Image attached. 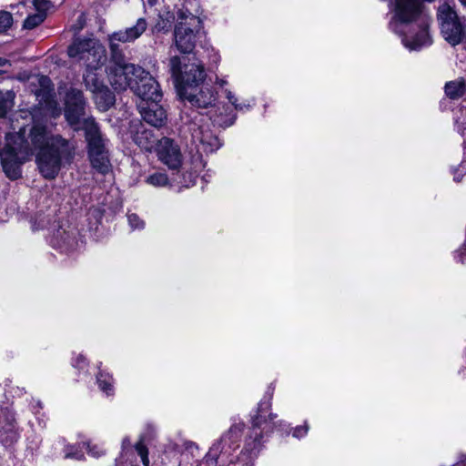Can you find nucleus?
Segmentation results:
<instances>
[{
	"label": "nucleus",
	"instance_id": "9",
	"mask_svg": "<svg viewBox=\"0 0 466 466\" xmlns=\"http://www.w3.org/2000/svg\"><path fill=\"white\" fill-rule=\"evenodd\" d=\"M147 28V22L145 18H138L133 26L124 30L114 32L108 35L110 58L112 61H120L125 57L119 44L134 42L140 37Z\"/></svg>",
	"mask_w": 466,
	"mask_h": 466
},
{
	"label": "nucleus",
	"instance_id": "41",
	"mask_svg": "<svg viewBox=\"0 0 466 466\" xmlns=\"http://www.w3.org/2000/svg\"><path fill=\"white\" fill-rule=\"evenodd\" d=\"M129 444H130V441H129V439H128V438H125V439L123 440V441H122V445H123V447H126V446H127V445H129Z\"/></svg>",
	"mask_w": 466,
	"mask_h": 466
},
{
	"label": "nucleus",
	"instance_id": "26",
	"mask_svg": "<svg viewBox=\"0 0 466 466\" xmlns=\"http://www.w3.org/2000/svg\"><path fill=\"white\" fill-rule=\"evenodd\" d=\"M46 19V15L35 13L33 15H29L25 22H24V28L25 29H34L37 25H39L41 23L44 22Z\"/></svg>",
	"mask_w": 466,
	"mask_h": 466
},
{
	"label": "nucleus",
	"instance_id": "3",
	"mask_svg": "<svg viewBox=\"0 0 466 466\" xmlns=\"http://www.w3.org/2000/svg\"><path fill=\"white\" fill-rule=\"evenodd\" d=\"M273 392L274 389L268 387L265 396L258 405L256 414L252 416V426L246 439L244 448L250 456H256L259 451L264 434L272 432L275 427L285 425L282 420L275 422L274 420L278 415L270 412Z\"/></svg>",
	"mask_w": 466,
	"mask_h": 466
},
{
	"label": "nucleus",
	"instance_id": "33",
	"mask_svg": "<svg viewBox=\"0 0 466 466\" xmlns=\"http://www.w3.org/2000/svg\"><path fill=\"white\" fill-rule=\"evenodd\" d=\"M84 446H86L88 454H90L91 456H93L95 458H98L105 453L104 450L101 447H99L98 445L91 446L89 443H86V444L84 443Z\"/></svg>",
	"mask_w": 466,
	"mask_h": 466
},
{
	"label": "nucleus",
	"instance_id": "42",
	"mask_svg": "<svg viewBox=\"0 0 466 466\" xmlns=\"http://www.w3.org/2000/svg\"><path fill=\"white\" fill-rule=\"evenodd\" d=\"M219 58L220 57H219L218 54L214 53V55H213V62L214 63H218L219 61Z\"/></svg>",
	"mask_w": 466,
	"mask_h": 466
},
{
	"label": "nucleus",
	"instance_id": "17",
	"mask_svg": "<svg viewBox=\"0 0 466 466\" xmlns=\"http://www.w3.org/2000/svg\"><path fill=\"white\" fill-rule=\"evenodd\" d=\"M76 231H66L59 228L53 236L51 243L54 248L61 249L63 252H68L76 249L78 242L76 238Z\"/></svg>",
	"mask_w": 466,
	"mask_h": 466
},
{
	"label": "nucleus",
	"instance_id": "16",
	"mask_svg": "<svg viewBox=\"0 0 466 466\" xmlns=\"http://www.w3.org/2000/svg\"><path fill=\"white\" fill-rule=\"evenodd\" d=\"M159 102L144 104L139 102L138 108L145 122L155 127H161L167 120V115Z\"/></svg>",
	"mask_w": 466,
	"mask_h": 466
},
{
	"label": "nucleus",
	"instance_id": "18",
	"mask_svg": "<svg viewBox=\"0 0 466 466\" xmlns=\"http://www.w3.org/2000/svg\"><path fill=\"white\" fill-rule=\"evenodd\" d=\"M135 143L146 151H151L153 148L156 149L157 140L153 130L147 129L141 125L139 130L134 135Z\"/></svg>",
	"mask_w": 466,
	"mask_h": 466
},
{
	"label": "nucleus",
	"instance_id": "30",
	"mask_svg": "<svg viewBox=\"0 0 466 466\" xmlns=\"http://www.w3.org/2000/svg\"><path fill=\"white\" fill-rule=\"evenodd\" d=\"M171 181L176 182L181 187H188L195 183V177L191 173L188 175L183 174L179 180H177V178H172Z\"/></svg>",
	"mask_w": 466,
	"mask_h": 466
},
{
	"label": "nucleus",
	"instance_id": "25",
	"mask_svg": "<svg viewBox=\"0 0 466 466\" xmlns=\"http://www.w3.org/2000/svg\"><path fill=\"white\" fill-rule=\"evenodd\" d=\"M146 183L153 187H165L169 184V178L165 173L156 172L146 178Z\"/></svg>",
	"mask_w": 466,
	"mask_h": 466
},
{
	"label": "nucleus",
	"instance_id": "21",
	"mask_svg": "<svg viewBox=\"0 0 466 466\" xmlns=\"http://www.w3.org/2000/svg\"><path fill=\"white\" fill-rule=\"evenodd\" d=\"M15 93L12 90L0 91V118H5L14 106Z\"/></svg>",
	"mask_w": 466,
	"mask_h": 466
},
{
	"label": "nucleus",
	"instance_id": "48",
	"mask_svg": "<svg viewBox=\"0 0 466 466\" xmlns=\"http://www.w3.org/2000/svg\"><path fill=\"white\" fill-rule=\"evenodd\" d=\"M3 408L0 407V410H2Z\"/></svg>",
	"mask_w": 466,
	"mask_h": 466
},
{
	"label": "nucleus",
	"instance_id": "13",
	"mask_svg": "<svg viewBox=\"0 0 466 466\" xmlns=\"http://www.w3.org/2000/svg\"><path fill=\"white\" fill-rule=\"evenodd\" d=\"M137 82L133 86V92L141 99L144 104L160 102L162 92L157 80L144 69L140 74Z\"/></svg>",
	"mask_w": 466,
	"mask_h": 466
},
{
	"label": "nucleus",
	"instance_id": "2",
	"mask_svg": "<svg viewBox=\"0 0 466 466\" xmlns=\"http://www.w3.org/2000/svg\"><path fill=\"white\" fill-rule=\"evenodd\" d=\"M170 71L176 84L179 86L182 99L188 101L198 108L209 109L208 114L214 126L227 127L234 124L236 116L228 105L215 104L216 93L208 86L198 85L205 78L203 65L196 58L190 64H183L178 56L169 61Z\"/></svg>",
	"mask_w": 466,
	"mask_h": 466
},
{
	"label": "nucleus",
	"instance_id": "40",
	"mask_svg": "<svg viewBox=\"0 0 466 466\" xmlns=\"http://www.w3.org/2000/svg\"><path fill=\"white\" fill-rule=\"evenodd\" d=\"M17 396H22L25 393L24 389L16 388V390L15 392Z\"/></svg>",
	"mask_w": 466,
	"mask_h": 466
},
{
	"label": "nucleus",
	"instance_id": "24",
	"mask_svg": "<svg viewBox=\"0 0 466 466\" xmlns=\"http://www.w3.org/2000/svg\"><path fill=\"white\" fill-rule=\"evenodd\" d=\"M57 444L64 446L65 458L74 459L77 461H80L84 458V453L82 451V449L79 448V446L66 445L64 439L59 440L57 441Z\"/></svg>",
	"mask_w": 466,
	"mask_h": 466
},
{
	"label": "nucleus",
	"instance_id": "28",
	"mask_svg": "<svg viewBox=\"0 0 466 466\" xmlns=\"http://www.w3.org/2000/svg\"><path fill=\"white\" fill-rule=\"evenodd\" d=\"M127 221L132 229H143L145 222L135 213L127 215Z\"/></svg>",
	"mask_w": 466,
	"mask_h": 466
},
{
	"label": "nucleus",
	"instance_id": "44",
	"mask_svg": "<svg viewBox=\"0 0 466 466\" xmlns=\"http://www.w3.org/2000/svg\"><path fill=\"white\" fill-rule=\"evenodd\" d=\"M218 84L220 86H223L225 85H227V81L224 80V79H220L218 81Z\"/></svg>",
	"mask_w": 466,
	"mask_h": 466
},
{
	"label": "nucleus",
	"instance_id": "38",
	"mask_svg": "<svg viewBox=\"0 0 466 466\" xmlns=\"http://www.w3.org/2000/svg\"><path fill=\"white\" fill-rule=\"evenodd\" d=\"M36 409H42V404L39 400H34V403L32 404V410L35 413L37 412Z\"/></svg>",
	"mask_w": 466,
	"mask_h": 466
},
{
	"label": "nucleus",
	"instance_id": "34",
	"mask_svg": "<svg viewBox=\"0 0 466 466\" xmlns=\"http://www.w3.org/2000/svg\"><path fill=\"white\" fill-rule=\"evenodd\" d=\"M73 366L78 370L85 369L87 366L86 359L82 354H79L76 360H73Z\"/></svg>",
	"mask_w": 466,
	"mask_h": 466
},
{
	"label": "nucleus",
	"instance_id": "36",
	"mask_svg": "<svg viewBox=\"0 0 466 466\" xmlns=\"http://www.w3.org/2000/svg\"><path fill=\"white\" fill-rule=\"evenodd\" d=\"M224 93L227 99L231 104L229 106L232 108V106L238 102V98L236 97L235 94L228 89H225Z\"/></svg>",
	"mask_w": 466,
	"mask_h": 466
},
{
	"label": "nucleus",
	"instance_id": "43",
	"mask_svg": "<svg viewBox=\"0 0 466 466\" xmlns=\"http://www.w3.org/2000/svg\"><path fill=\"white\" fill-rule=\"evenodd\" d=\"M453 466H466V459L454 464Z\"/></svg>",
	"mask_w": 466,
	"mask_h": 466
},
{
	"label": "nucleus",
	"instance_id": "35",
	"mask_svg": "<svg viewBox=\"0 0 466 466\" xmlns=\"http://www.w3.org/2000/svg\"><path fill=\"white\" fill-rule=\"evenodd\" d=\"M309 431V426L307 424L305 425H302V426H298L294 429L293 431V436L295 438H301V437H304L307 435Z\"/></svg>",
	"mask_w": 466,
	"mask_h": 466
},
{
	"label": "nucleus",
	"instance_id": "12",
	"mask_svg": "<svg viewBox=\"0 0 466 466\" xmlns=\"http://www.w3.org/2000/svg\"><path fill=\"white\" fill-rule=\"evenodd\" d=\"M242 425H233L230 427L228 431L225 433L219 441L215 442L207 453V461L217 463V461L220 454H230L231 451L238 447L240 432L242 431Z\"/></svg>",
	"mask_w": 466,
	"mask_h": 466
},
{
	"label": "nucleus",
	"instance_id": "14",
	"mask_svg": "<svg viewBox=\"0 0 466 466\" xmlns=\"http://www.w3.org/2000/svg\"><path fill=\"white\" fill-rule=\"evenodd\" d=\"M156 152L158 159L169 169L178 170L182 165V154L174 140L162 137L157 143Z\"/></svg>",
	"mask_w": 466,
	"mask_h": 466
},
{
	"label": "nucleus",
	"instance_id": "22",
	"mask_svg": "<svg viewBox=\"0 0 466 466\" xmlns=\"http://www.w3.org/2000/svg\"><path fill=\"white\" fill-rule=\"evenodd\" d=\"M96 71V70H86V73L84 76L86 86L92 93L99 90V88H102V86H105L103 81L98 77Z\"/></svg>",
	"mask_w": 466,
	"mask_h": 466
},
{
	"label": "nucleus",
	"instance_id": "8",
	"mask_svg": "<svg viewBox=\"0 0 466 466\" xmlns=\"http://www.w3.org/2000/svg\"><path fill=\"white\" fill-rule=\"evenodd\" d=\"M107 77L112 87L116 91H124L130 88L137 82L140 74H144V68L134 64L126 63L125 57L120 61H112L106 67Z\"/></svg>",
	"mask_w": 466,
	"mask_h": 466
},
{
	"label": "nucleus",
	"instance_id": "27",
	"mask_svg": "<svg viewBox=\"0 0 466 466\" xmlns=\"http://www.w3.org/2000/svg\"><path fill=\"white\" fill-rule=\"evenodd\" d=\"M13 24V16L9 12L0 11V33L8 30Z\"/></svg>",
	"mask_w": 466,
	"mask_h": 466
},
{
	"label": "nucleus",
	"instance_id": "37",
	"mask_svg": "<svg viewBox=\"0 0 466 466\" xmlns=\"http://www.w3.org/2000/svg\"><path fill=\"white\" fill-rule=\"evenodd\" d=\"M250 108V105L249 104H247V103H236L233 107H232V110L234 111L235 110H238V111H245V110H248ZM233 114L236 116V114L233 112Z\"/></svg>",
	"mask_w": 466,
	"mask_h": 466
},
{
	"label": "nucleus",
	"instance_id": "1",
	"mask_svg": "<svg viewBox=\"0 0 466 466\" xmlns=\"http://www.w3.org/2000/svg\"><path fill=\"white\" fill-rule=\"evenodd\" d=\"M25 135V127H20L15 133H7L5 146L0 151L3 170L12 180L21 177V165L35 150H38L35 157L38 170L46 179L56 177L63 162H71L75 157L76 142L53 134L47 125L35 123L27 138Z\"/></svg>",
	"mask_w": 466,
	"mask_h": 466
},
{
	"label": "nucleus",
	"instance_id": "46",
	"mask_svg": "<svg viewBox=\"0 0 466 466\" xmlns=\"http://www.w3.org/2000/svg\"><path fill=\"white\" fill-rule=\"evenodd\" d=\"M460 2L461 3V5H463L464 6H466V0H460Z\"/></svg>",
	"mask_w": 466,
	"mask_h": 466
},
{
	"label": "nucleus",
	"instance_id": "31",
	"mask_svg": "<svg viewBox=\"0 0 466 466\" xmlns=\"http://www.w3.org/2000/svg\"><path fill=\"white\" fill-rule=\"evenodd\" d=\"M33 5L36 13L46 15V11L50 8L51 3L48 0H34Z\"/></svg>",
	"mask_w": 466,
	"mask_h": 466
},
{
	"label": "nucleus",
	"instance_id": "5",
	"mask_svg": "<svg viewBox=\"0 0 466 466\" xmlns=\"http://www.w3.org/2000/svg\"><path fill=\"white\" fill-rule=\"evenodd\" d=\"M69 57L83 62L86 70H97L106 61V51L95 38H77L67 49Z\"/></svg>",
	"mask_w": 466,
	"mask_h": 466
},
{
	"label": "nucleus",
	"instance_id": "11",
	"mask_svg": "<svg viewBox=\"0 0 466 466\" xmlns=\"http://www.w3.org/2000/svg\"><path fill=\"white\" fill-rule=\"evenodd\" d=\"M189 130L191 142L198 153H213L220 147V140L209 129L208 124L193 123Z\"/></svg>",
	"mask_w": 466,
	"mask_h": 466
},
{
	"label": "nucleus",
	"instance_id": "23",
	"mask_svg": "<svg viewBox=\"0 0 466 466\" xmlns=\"http://www.w3.org/2000/svg\"><path fill=\"white\" fill-rule=\"evenodd\" d=\"M96 380L99 389L106 395H112L114 392L113 379L107 374L100 371L96 376Z\"/></svg>",
	"mask_w": 466,
	"mask_h": 466
},
{
	"label": "nucleus",
	"instance_id": "29",
	"mask_svg": "<svg viewBox=\"0 0 466 466\" xmlns=\"http://www.w3.org/2000/svg\"><path fill=\"white\" fill-rule=\"evenodd\" d=\"M136 451H137V454L140 456L144 466H148V464H149L148 451H147V446L143 443V441H139L136 444Z\"/></svg>",
	"mask_w": 466,
	"mask_h": 466
},
{
	"label": "nucleus",
	"instance_id": "10",
	"mask_svg": "<svg viewBox=\"0 0 466 466\" xmlns=\"http://www.w3.org/2000/svg\"><path fill=\"white\" fill-rule=\"evenodd\" d=\"M86 101L83 93L71 89L66 97L65 117L67 123L75 129H83L85 118ZM89 117H86L88 119Z\"/></svg>",
	"mask_w": 466,
	"mask_h": 466
},
{
	"label": "nucleus",
	"instance_id": "6",
	"mask_svg": "<svg viewBox=\"0 0 466 466\" xmlns=\"http://www.w3.org/2000/svg\"><path fill=\"white\" fill-rule=\"evenodd\" d=\"M437 16L443 38L451 46L461 43L466 34V18L460 17L448 3L439 6Z\"/></svg>",
	"mask_w": 466,
	"mask_h": 466
},
{
	"label": "nucleus",
	"instance_id": "32",
	"mask_svg": "<svg viewBox=\"0 0 466 466\" xmlns=\"http://www.w3.org/2000/svg\"><path fill=\"white\" fill-rule=\"evenodd\" d=\"M170 26L171 21L169 18L164 19L162 16H159V20L155 25L153 30L155 32L168 31Z\"/></svg>",
	"mask_w": 466,
	"mask_h": 466
},
{
	"label": "nucleus",
	"instance_id": "19",
	"mask_svg": "<svg viewBox=\"0 0 466 466\" xmlns=\"http://www.w3.org/2000/svg\"><path fill=\"white\" fill-rule=\"evenodd\" d=\"M93 94L97 106L103 111L107 110L115 103V96L106 85Z\"/></svg>",
	"mask_w": 466,
	"mask_h": 466
},
{
	"label": "nucleus",
	"instance_id": "45",
	"mask_svg": "<svg viewBox=\"0 0 466 466\" xmlns=\"http://www.w3.org/2000/svg\"><path fill=\"white\" fill-rule=\"evenodd\" d=\"M156 1L157 0H147V3H148L149 5L152 6V5H154L156 4Z\"/></svg>",
	"mask_w": 466,
	"mask_h": 466
},
{
	"label": "nucleus",
	"instance_id": "4",
	"mask_svg": "<svg viewBox=\"0 0 466 466\" xmlns=\"http://www.w3.org/2000/svg\"><path fill=\"white\" fill-rule=\"evenodd\" d=\"M83 130L86 134L88 157L92 167L100 174H107L111 169L109 140L102 135L94 118L84 121Z\"/></svg>",
	"mask_w": 466,
	"mask_h": 466
},
{
	"label": "nucleus",
	"instance_id": "47",
	"mask_svg": "<svg viewBox=\"0 0 466 466\" xmlns=\"http://www.w3.org/2000/svg\"><path fill=\"white\" fill-rule=\"evenodd\" d=\"M246 466H252V465L247 464Z\"/></svg>",
	"mask_w": 466,
	"mask_h": 466
},
{
	"label": "nucleus",
	"instance_id": "15",
	"mask_svg": "<svg viewBox=\"0 0 466 466\" xmlns=\"http://www.w3.org/2000/svg\"><path fill=\"white\" fill-rule=\"evenodd\" d=\"M19 437L15 412L9 408L0 410V442L4 446H11Z\"/></svg>",
	"mask_w": 466,
	"mask_h": 466
},
{
	"label": "nucleus",
	"instance_id": "39",
	"mask_svg": "<svg viewBox=\"0 0 466 466\" xmlns=\"http://www.w3.org/2000/svg\"><path fill=\"white\" fill-rule=\"evenodd\" d=\"M6 66H10V61L6 58L0 57V66L4 67Z\"/></svg>",
	"mask_w": 466,
	"mask_h": 466
},
{
	"label": "nucleus",
	"instance_id": "7",
	"mask_svg": "<svg viewBox=\"0 0 466 466\" xmlns=\"http://www.w3.org/2000/svg\"><path fill=\"white\" fill-rule=\"evenodd\" d=\"M202 23L198 16L181 12L174 31L177 48L181 53H191L195 48L196 40L200 35Z\"/></svg>",
	"mask_w": 466,
	"mask_h": 466
},
{
	"label": "nucleus",
	"instance_id": "20",
	"mask_svg": "<svg viewBox=\"0 0 466 466\" xmlns=\"http://www.w3.org/2000/svg\"><path fill=\"white\" fill-rule=\"evenodd\" d=\"M466 92V84L462 78L450 81L445 85V94L451 99H459Z\"/></svg>",
	"mask_w": 466,
	"mask_h": 466
}]
</instances>
